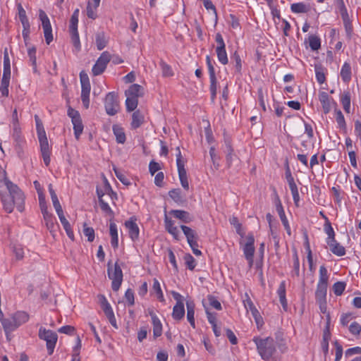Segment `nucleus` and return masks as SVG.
Returning <instances> with one entry per match:
<instances>
[{"instance_id": "6", "label": "nucleus", "mask_w": 361, "mask_h": 361, "mask_svg": "<svg viewBox=\"0 0 361 361\" xmlns=\"http://www.w3.org/2000/svg\"><path fill=\"white\" fill-rule=\"evenodd\" d=\"M180 228L183 231L184 235H185L188 243L191 247L192 252L196 256L201 255L202 252L197 248L199 246L197 243L198 236L196 232L190 227L185 225H181Z\"/></svg>"}, {"instance_id": "13", "label": "nucleus", "mask_w": 361, "mask_h": 361, "mask_svg": "<svg viewBox=\"0 0 361 361\" xmlns=\"http://www.w3.org/2000/svg\"><path fill=\"white\" fill-rule=\"evenodd\" d=\"M255 238L252 233H249L247 236V242L243 246V253L245 258H250V257H254L255 254Z\"/></svg>"}, {"instance_id": "51", "label": "nucleus", "mask_w": 361, "mask_h": 361, "mask_svg": "<svg viewBox=\"0 0 361 361\" xmlns=\"http://www.w3.org/2000/svg\"><path fill=\"white\" fill-rule=\"evenodd\" d=\"M345 286H346V283L345 282H343V281L336 282L333 285V288H332L334 294L337 296L341 295L343 294V291L345 290Z\"/></svg>"}, {"instance_id": "32", "label": "nucleus", "mask_w": 361, "mask_h": 361, "mask_svg": "<svg viewBox=\"0 0 361 361\" xmlns=\"http://www.w3.org/2000/svg\"><path fill=\"white\" fill-rule=\"evenodd\" d=\"M326 292L327 286L317 285L315 292L316 302L326 301Z\"/></svg>"}, {"instance_id": "64", "label": "nucleus", "mask_w": 361, "mask_h": 361, "mask_svg": "<svg viewBox=\"0 0 361 361\" xmlns=\"http://www.w3.org/2000/svg\"><path fill=\"white\" fill-rule=\"evenodd\" d=\"M350 332L355 336L360 334L361 326L356 322H353L349 326Z\"/></svg>"}, {"instance_id": "58", "label": "nucleus", "mask_w": 361, "mask_h": 361, "mask_svg": "<svg viewBox=\"0 0 361 361\" xmlns=\"http://www.w3.org/2000/svg\"><path fill=\"white\" fill-rule=\"evenodd\" d=\"M327 323L323 331V335H322V341L323 342H329L331 339V334L329 329V319H330V315L328 313L327 314Z\"/></svg>"}, {"instance_id": "18", "label": "nucleus", "mask_w": 361, "mask_h": 361, "mask_svg": "<svg viewBox=\"0 0 361 361\" xmlns=\"http://www.w3.org/2000/svg\"><path fill=\"white\" fill-rule=\"evenodd\" d=\"M329 246L330 250L331 252L338 257H342L345 255V247L338 243L336 239L332 241H329L326 243Z\"/></svg>"}, {"instance_id": "62", "label": "nucleus", "mask_w": 361, "mask_h": 361, "mask_svg": "<svg viewBox=\"0 0 361 361\" xmlns=\"http://www.w3.org/2000/svg\"><path fill=\"white\" fill-rule=\"evenodd\" d=\"M207 300L209 301V305L212 307L215 308L217 310H221L222 309L220 302L216 298L215 296L212 295H209L207 296Z\"/></svg>"}, {"instance_id": "29", "label": "nucleus", "mask_w": 361, "mask_h": 361, "mask_svg": "<svg viewBox=\"0 0 361 361\" xmlns=\"http://www.w3.org/2000/svg\"><path fill=\"white\" fill-rule=\"evenodd\" d=\"M144 122V116L139 111H135L132 115L131 127L133 129L139 128Z\"/></svg>"}, {"instance_id": "26", "label": "nucleus", "mask_w": 361, "mask_h": 361, "mask_svg": "<svg viewBox=\"0 0 361 361\" xmlns=\"http://www.w3.org/2000/svg\"><path fill=\"white\" fill-rule=\"evenodd\" d=\"M95 42L97 48L99 51L104 49L106 47L108 44V39L105 36L104 32H99L96 34Z\"/></svg>"}, {"instance_id": "30", "label": "nucleus", "mask_w": 361, "mask_h": 361, "mask_svg": "<svg viewBox=\"0 0 361 361\" xmlns=\"http://www.w3.org/2000/svg\"><path fill=\"white\" fill-rule=\"evenodd\" d=\"M96 192H97L99 200H104L103 197L104 195L105 192H108L111 195V198L113 197V196H116V193L114 192L110 184L109 183L108 180L106 178L104 180V192L102 189L99 188L98 187L97 188Z\"/></svg>"}, {"instance_id": "3", "label": "nucleus", "mask_w": 361, "mask_h": 361, "mask_svg": "<svg viewBox=\"0 0 361 361\" xmlns=\"http://www.w3.org/2000/svg\"><path fill=\"white\" fill-rule=\"evenodd\" d=\"M107 273L109 278L112 280L111 288L114 291H117L121 287L123 281V272L117 262L115 263L114 269L111 262L107 264Z\"/></svg>"}, {"instance_id": "54", "label": "nucleus", "mask_w": 361, "mask_h": 361, "mask_svg": "<svg viewBox=\"0 0 361 361\" xmlns=\"http://www.w3.org/2000/svg\"><path fill=\"white\" fill-rule=\"evenodd\" d=\"M83 233L87 238L89 242H92L94 239V230L92 227H88L86 223L83 224Z\"/></svg>"}, {"instance_id": "48", "label": "nucleus", "mask_w": 361, "mask_h": 361, "mask_svg": "<svg viewBox=\"0 0 361 361\" xmlns=\"http://www.w3.org/2000/svg\"><path fill=\"white\" fill-rule=\"evenodd\" d=\"M113 170L115 173L116 176L117 178L125 185H130V181L129 179L123 173V172L117 169L115 166H113Z\"/></svg>"}, {"instance_id": "39", "label": "nucleus", "mask_w": 361, "mask_h": 361, "mask_svg": "<svg viewBox=\"0 0 361 361\" xmlns=\"http://www.w3.org/2000/svg\"><path fill=\"white\" fill-rule=\"evenodd\" d=\"M104 312V314L106 315V317H107V319H109V322H110V324L115 328V329H118V326H117V324H116V319L115 318V316H114V311L110 306H107L106 307H104V309H102Z\"/></svg>"}, {"instance_id": "49", "label": "nucleus", "mask_w": 361, "mask_h": 361, "mask_svg": "<svg viewBox=\"0 0 361 361\" xmlns=\"http://www.w3.org/2000/svg\"><path fill=\"white\" fill-rule=\"evenodd\" d=\"M3 74H11V62L8 50L6 48L4 51V72Z\"/></svg>"}, {"instance_id": "46", "label": "nucleus", "mask_w": 361, "mask_h": 361, "mask_svg": "<svg viewBox=\"0 0 361 361\" xmlns=\"http://www.w3.org/2000/svg\"><path fill=\"white\" fill-rule=\"evenodd\" d=\"M290 9L292 12L295 13H307L308 11V8L304 3L293 4L290 6Z\"/></svg>"}, {"instance_id": "47", "label": "nucleus", "mask_w": 361, "mask_h": 361, "mask_svg": "<svg viewBox=\"0 0 361 361\" xmlns=\"http://www.w3.org/2000/svg\"><path fill=\"white\" fill-rule=\"evenodd\" d=\"M127 99L126 100V109L128 111H134L138 104L137 98L126 96Z\"/></svg>"}, {"instance_id": "45", "label": "nucleus", "mask_w": 361, "mask_h": 361, "mask_svg": "<svg viewBox=\"0 0 361 361\" xmlns=\"http://www.w3.org/2000/svg\"><path fill=\"white\" fill-rule=\"evenodd\" d=\"M309 45L312 51H317L321 47V40L317 36L310 35Z\"/></svg>"}, {"instance_id": "43", "label": "nucleus", "mask_w": 361, "mask_h": 361, "mask_svg": "<svg viewBox=\"0 0 361 361\" xmlns=\"http://www.w3.org/2000/svg\"><path fill=\"white\" fill-rule=\"evenodd\" d=\"M27 54L30 58V61L32 66L33 72L37 73V59H36V48L35 47H30L27 50Z\"/></svg>"}, {"instance_id": "9", "label": "nucleus", "mask_w": 361, "mask_h": 361, "mask_svg": "<svg viewBox=\"0 0 361 361\" xmlns=\"http://www.w3.org/2000/svg\"><path fill=\"white\" fill-rule=\"evenodd\" d=\"M39 16L42 21L46 43L49 44L53 40L52 28L49 19L46 13L42 10H39Z\"/></svg>"}, {"instance_id": "38", "label": "nucleus", "mask_w": 361, "mask_h": 361, "mask_svg": "<svg viewBox=\"0 0 361 361\" xmlns=\"http://www.w3.org/2000/svg\"><path fill=\"white\" fill-rule=\"evenodd\" d=\"M72 123L73 125V130H74L75 137L76 140H79L80 135L82 133V131H83V124L82 122L81 117L73 121Z\"/></svg>"}, {"instance_id": "14", "label": "nucleus", "mask_w": 361, "mask_h": 361, "mask_svg": "<svg viewBox=\"0 0 361 361\" xmlns=\"http://www.w3.org/2000/svg\"><path fill=\"white\" fill-rule=\"evenodd\" d=\"M149 314L152 318V322L153 324V335L154 338H157L161 336L162 334V324L157 317L156 314L152 310H149Z\"/></svg>"}, {"instance_id": "59", "label": "nucleus", "mask_w": 361, "mask_h": 361, "mask_svg": "<svg viewBox=\"0 0 361 361\" xmlns=\"http://www.w3.org/2000/svg\"><path fill=\"white\" fill-rule=\"evenodd\" d=\"M159 64L161 68L162 75L164 77H169L173 75L172 69L169 65L166 64L164 61H161Z\"/></svg>"}, {"instance_id": "24", "label": "nucleus", "mask_w": 361, "mask_h": 361, "mask_svg": "<svg viewBox=\"0 0 361 361\" xmlns=\"http://www.w3.org/2000/svg\"><path fill=\"white\" fill-rule=\"evenodd\" d=\"M12 319L18 327L28 321L29 314L25 312L18 311L12 315Z\"/></svg>"}, {"instance_id": "2", "label": "nucleus", "mask_w": 361, "mask_h": 361, "mask_svg": "<svg viewBox=\"0 0 361 361\" xmlns=\"http://www.w3.org/2000/svg\"><path fill=\"white\" fill-rule=\"evenodd\" d=\"M257 350L261 357L265 361L274 360V355L276 352V343L273 338H262L257 336L253 338Z\"/></svg>"}, {"instance_id": "35", "label": "nucleus", "mask_w": 361, "mask_h": 361, "mask_svg": "<svg viewBox=\"0 0 361 361\" xmlns=\"http://www.w3.org/2000/svg\"><path fill=\"white\" fill-rule=\"evenodd\" d=\"M341 102L346 113L350 112V93L349 91H344L341 96Z\"/></svg>"}, {"instance_id": "42", "label": "nucleus", "mask_w": 361, "mask_h": 361, "mask_svg": "<svg viewBox=\"0 0 361 361\" xmlns=\"http://www.w3.org/2000/svg\"><path fill=\"white\" fill-rule=\"evenodd\" d=\"M314 69L317 82L319 84H323L326 80L324 68L322 66V65H315Z\"/></svg>"}, {"instance_id": "61", "label": "nucleus", "mask_w": 361, "mask_h": 361, "mask_svg": "<svg viewBox=\"0 0 361 361\" xmlns=\"http://www.w3.org/2000/svg\"><path fill=\"white\" fill-rule=\"evenodd\" d=\"M184 260L187 267L190 270H193L196 266L195 259L190 254H186L184 256Z\"/></svg>"}, {"instance_id": "60", "label": "nucleus", "mask_w": 361, "mask_h": 361, "mask_svg": "<svg viewBox=\"0 0 361 361\" xmlns=\"http://www.w3.org/2000/svg\"><path fill=\"white\" fill-rule=\"evenodd\" d=\"M231 59L234 61V66L235 68L236 72L240 73L242 69V61L240 59V55L238 54L237 51H235L233 56L231 57Z\"/></svg>"}, {"instance_id": "5", "label": "nucleus", "mask_w": 361, "mask_h": 361, "mask_svg": "<svg viewBox=\"0 0 361 361\" xmlns=\"http://www.w3.org/2000/svg\"><path fill=\"white\" fill-rule=\"evenodd\" d=\"M38 336L41 340L46 341L48 354L51 355L54 352L58 340L57 334L51 330L46 329L44 327L41 326L39 329Z\"/></svg>"}, {"instance_id": "21", "label": "nucleus", "mask_w": 361, "mask_h": 361, "mask_svg": "<svg viewBox=\"0 0 361 361\" xmlns=\"http://www.w3.org/2000/svg\"><path fill=\"white\" fill-rule=\"evenodd\" d=\"M109 233L111 235V246L116 249L118 246V236L117 226L114 222L111 221L109 224Z\"/></svg>"}, {"instance_id": "17", "label": "nucleus", "mask_w": 361, "mask_h": 361, "mask_svg": "<svg viewBox=\"0 0 361 361\" xmlns=\"http://www.w3.org/2000/svg\"><path fill=\"white\" fill-rule=\"evenodd\" d=\"M81 100L85 109L90 106V83L81 85Z\"/></svg>"}, {"instance_id": "25", "label": "nucleus", "mask_w": 361, "mask_h": 361, "mask_svg": "<svg viewBox=\"0 0 361 361\" xmlns=\"http://www.w3.org/2000/svg\"><path fill=\"white\" fill-rule=\"evenodd\" d=\"M113 133L116 137V142L119 144H123L126 142V137L124 130L118 125L113 126Z\"/></svg>"}, {"instance_id": "10", "label": "nucleus", "mask_w": 361, "mask_h": 361, "mask_svg": "<svg viewBox=\"0 0 361 361\" xmlns=\"http://www.w3.org/2000/svg\"><path fill=\"white\" fill-rule=\"evenodd\" d=\"M274 195H275L274 203H275L276 212L279 214L281 221L288 235H291L290 227L289 226L288 219L286 216L285 212L283 210V205L280 200V198L275 190H274Z\"/></svg>"}, {"instance_id": "22", "label": "nucleus", "mask_w": 361, "mask_h": 361, "mask_svg": "<svg viewBox=\"0 0 361 361\" xmlns=\"http://www.w3.org/2000/svg\"><path fill=\"white\" fill-rule=\"evenodd\" d=\"M187 307V319L189 322L191 326L195 328V303L192 300H188L186 302Z\"/></svg>"}, {"instance_id": "37", "label": "nucleus", "mask_w": 361, "mask_h": 361, "mask_svg": "<svg viewBox=\"0 0 361 361\" xmlns=\"http://www.w3.org/2000/svg\"><path fill=\"white\" fill-rule=\"evenodd\" d=\"M49 192L50 193L53 206L56 212H60L61 210H62V207L58 199L57 195L56 194L51 184H49Z\"/></svg>"}, {"instance_id": "56", "label": "nucleus", "mask_w": 361, "mask_h": 361, "mask_svg": "<svg viewBox=\"0 0 361 361\" xmlns=\"http://www.w3.org/2000/svg\"><path fill=\"white\" fill-rule=\"evenodd\" d=\"M78 16H79V9L77 8L74 11L73 13L71 16V18L70 20L69 30L78 29Z\"/></svg>"}, {"instance_id": "55", "label": "nucleus", "mask_w": 361, "mask_h": 361, "mask_svg": "<svg viewBox=\"0 0 361 361\" xmlns=\"http://www.w3.org/2000/svg\"><path fill=\"white\" fill-rule=\"evenodd\" d=\"M69 31H70V33L71 35V40H72L73 46L76 49H80V38H79V34L78 32V29L69 30Z\"/></svg>"}, {"instance_id": "19", "label": "nucleus", "mask_w": 361, "mask_h": 361, "mask_svg": "<svg viewBox=\"0 0 361 361\" xmlns=\"http://www.w3.org/2000/svg\"><path fill=\"white\" fill-rule=\"evenodd\" d=\"M170 214L185 224H188L192 220L189 212L184 210L173 209L170 212Z\"/></svg>"}, {"instance_id": "16", "label": "nucleus", "mask_w": 361, "mask_h": 361, "mask_svg": "<svg viewBox=\"0 0 361 361\" xmlns=\"http://www.w3.org/2000/svg\"><path fill=\"white\" fill-rule=\"evenodd\" d=\"M59 218L60 219V221L64 228V230L66 232L67 235L71 240H74V233L71 228V224H69L68 221L66 219L63 209L60 212H56Z\"/></svg>"}, {"instance_id": "33", "label": "nucleus", "mask_w": 361, "mask_h": 361, "mask_svg": "<svg viewBox=\"0 0 361 361\" xmlns=\"http://www.w3.org/2000/svg\"><path fill=\"white\" fill-rule=\"evenodd\" d=\"M341 77L343 82H348L351 79V67L350 63L345 62L341 71Z\"/></svg>"}, {"instance_id": "50", "label": "nucleus", "mask_w": 361, "mask_h": 361, "mask_svg": "<svg viewBox=\"0 0 361 361\" xmlns=\"http://www.w3.org/2000/svg\"><path fill=\"white\" fill-rule=\"evenodd\" d=\"M18 10L19 19L22 23V25H30L29 20L26 16V12L20 4H18Z\"/></svg>"}, {"instance_id": "20", "label": "nucleus", "mask_w": 361, "mask_h": 361, "mask_svg": "<svg viewBox=\"0 0 361 361\" xmlns=\"http://www.w3.org/2000/svg\"><path fill=\"white\" fill-rule=\"evenodd\" d=\"M126 96L138 98L143 95V87L137 84L131 85L125 92Z\"/></svg>"}, {"instance_id": "41", "label": "nucleus", "mask_w": 361, "mask_h": 361, "mask_svg": "<svg viewBox=\"0 0 361 361\" xmlns=\"http://www.w3.org/2000/svg\"><path fill=\"white\" fill-rule=\"evenodd\" d=\"M246 298L243 300L244 306L247 310H250L252 313V316H256L257 312H259L257 309L255 307L254 303L250 298L247 294H245Z\"/></svg>"}, {"instance_id": "53", "label": "nucleus", "mask_w": 361, "mask_h": 361, "mask_svg": "<svg viewBox=\"0 0 361 361\" xmlns=\"http://www.w3.org/2000/svg\"><path fill=\"white\" fill-rule=\"evenodd\" d=\"M336 121L339 126L342 129H346V123L344 116L343 115L341 110L336 109Z\"/></svg>"}, {"instance_id": "36", "label": "nucleus", "mask_w": 361, "mask_h": 361, "mask_svg": "<svg viewBox=\"0 0 361 361\" xmlns=\"http://www.w3.org/2000/svg\"><path fill=\"white\" fill-rule=\"evenodd\" d=\"M329 275L326 268L324 266L319 267V278L317 285L328 286Z\"/></svg>"}, {"instance_id": "23", "label": "nucleus", "mask_w": 361, "mask_h": 361, "mask_svg": "<svg viewBox=\"0 0 361 361\" xmlns=\"http://www.w3.org/2000/svg\"><path fill=\"white\" fill-rule=\"evenodd\" d=\"M277 293L279 297V301L284 309V310H287L288 303L286 298V282L284 281H281L279 288L277 290Z\"/></svg>"}, {"instance_id": "44", "label": "nucleus", "mask_w": 361, "mask_h": 361, "mask_svg": "<svg viewBox=\"0 0 361 361\" xmlns=\"http://www.w3.org/2000/svg\"><path fill=\"white\" fill-rule=\"evenodd\" d=\"M42 214L47 228L50 231V232H52L55 226L54 218L53 215L49 212H46Z\"/></svg>"}, {"instance_id": "57", "label": "nucleus", "mask_w": 361, "mask_h": 361, "mask_svg": "<svg viewBox=\"0 0 361 361\" xmlns=\"http://www.w3.org/2000/svg\"><path fill=\"white\" fill-rule=\"evenodd\" d=\"M169 197L176 202H180L183 200L181 191L179 188L173 189L169 192Z\"/></svg>"}, {"instance_id": "11", "label": "nucleus", "mask_w": 361, "mask_h": 361, "mask_svg": "<svg viewBox=\"0 0 361 361\" xmlns=\"http://www.w3.org/2000/svg\"><path fill=\"white\" fill-rule=\"evenodd\" d=\"M319 100L322 104L324 114H327L331 109L332 104H336L334 99L329 96L326 92H319Z\"/></svg>"}, {"instance_id": "28", "label": "nucleus", "mask_w": 361, "mask_h": 361, "mask_svg": "<svg viewBox=\"0 0 361 361\" xmlns=\"http://www.w3.org/2000/svg\"><path fill=\"white\" fill-rule=\"evenodd\" d=\"M324 219L325 220V224L324 225V230L325 233L327 234L328 237L326 238V243L329 241H332L335 238V232L334 228L331 226V224L329 221V219L326 216H324Z\"/></svg>"}, {"instance_id": "52", "label": "nucleus", "mask_w": 361, "mask_h": 361, "mask_svg": "<svg viewBox=\"0 0 361 361\" xmlns=\"http://www.w3.org/2000/svg\"><path fill=\"white\" fill-rule=\"evenodd\" d=\"M216 55H217L219 61L223 65L227 64L228 62V59L226 48L221 49H216Z\"/></svg>"}, {"instance_id": "8", "label": "nucleus", "mask_w": 361, "mask_h": 361, "mask_svg": "<svg viewBox=\"0 0 361 361\" xmlns=\"http://www.w3.org/2000/svg\"><path fill=\"white\" fill-rule=\"evenodd\" d=\"M110 60L111 54L108 51L102 52L92 67V74L95 76L101 75L106 70Z\"/></svg>"}, {"instance_id": "12", "label": "nucleus", "mask_w": 361, "mask_h": 361, "mask_svg": "<svg viewBox=\"0 0 361 361\" xmlns=\"http://www.w3.org/2000/svg\"><path fill=\"white\" fill-rule=\"evenodd\" d=\"M136 219L131 217L129 220L125 222V226L128 231L129 237L133 241H135L139 238V228L136 224Z\"/></svg>"}, {"instance_id": "40", "label": "nucleus", "mask_w": 361, "mask_h": 361, "mask_svg": "<svg viewBox=\"0 0 361 361\" xmlns=\"http://www.w3.org/2000/svg\"><path fill=\"white\" fill-rule=\"evenodd\" d=\"M178 176L180 181V184L182 187L186 190H189V183L188 180L187 172L185 168H181L180 169H178Z\"/></svg>"}, {"instance_id": "27", "label": "nucleus", "mask_w": 361, "mask_h": 361, "mask_svg": "<svg viewBox=\"0 0 361 361\" xmlns=\"http://www.w3.org/2000/svg\"><path fill=\"white\" fill-rule=\"evenodd\" d=\"M185 308L183 302L176 304L173 308L172 317L175 320H180L184 317Z\"/></svg>"}, {"instance_id": "15", "label": "nucleus", "mask_w": 361, "mask_h": 361, "mask_svg": "<svg viewBox=\"0 0 361 361\" xmlns=\"http://www.w3.org/2000/svg\"><path fill=\"white\" fill-rule=\"evenodd\" d=\"M164 226L165 229L168 231L176 240H179V231L177 226H174L173 221L169 218L166 214L164 216Z\"/></svg>"}, {"instance_id": "7", "label": "nucleus", "mask_w": 361, "mask_h": 361, "mask_svg": "<svg viewBox=\"0 0 361 361\" xmlns=\"http://www.w3.org/2000/svg\"><path fill=\"white\" fill-rule=\"evenodd\" d=\"M104 107L106 112L109 116H114L119 109L120 106L118 96L114 92H109L104 99Z\"/></svg>"}, {"instance_id": "31", "label": "nucleus", "mask_w": 361, "mask_h": 361, "mask_svg": "<svg viewBox=\"0 0 361 361\" xmlns=\"http://www.w3.org/2000/svg\"><path fill=\"white\" fill-rule=\"evenodd\" d=\"M11 74H3L1 86H0V92L1 94L4 97H8V86L10 82Z\"/></svg>"}, {"instance_id": "63", "label": "nucleus", "mask_w": 361, "mask_h": 361, "mask_svg": "<svg viewBox=\"0 0 361 361\" xmlns=\"http://www.w3.org/2000/svg\"><path fill=\"white\" fill-rule=\"evenodd\" d=\"M334 345L336 348L335 352V361H340L342 356H343V347L342 345L338 343V341H335L334 343Z\"/></svg>"}, {"instance_id": "34", "label": "nucleus", "mask_w": 361, "mask_h": 361, "mask_svg": "<svg viewBox=\"0 0 361 361\" xmlns=\"http://www.w3.org/2000/svg\"><path fill=\"white\" fill-rule=\"evenodd\" d=\"M1 323L3 326V328H4L6 334L13 331L18 328V326L16 325V322H14V320H13L12 318L11 319L4 318V319H2Z\"/></svg>"}, {"instance_id": "4", "label": "nucleus", "mask_w": 361, "mask_h": 361, "mask_svg": "<svg viewBox=\"0 0 361 361\" xmlns=\"http://www.w3.org/2000/svg\"><path fill=\"white\" fill-rule=\"evenodd\" d=\"M37 137L40 144V149L43 161L47 166L50 164V149L49 146L48 140L47 137L46 132L44 126L37 128Z\"/></svg>"}, {"instance_id": "1", "label": "nucleus", "mask_w": 361, "mask_h": 361, "mask_svg": "<svg viewBox=\"0 0 361 361\" xmlns=\"http://www.w3.org/2000/svg\"><path fill=\"white\" fill-rule=\"evenodd\" d=\"M4 183L8 191V193L0 191L1 201L4 209L10 214L13 211L16 206L18 212H23L25 209L24 193L17 185L12 183L6 177H4Z\"/></svg>"}]
</instances>
